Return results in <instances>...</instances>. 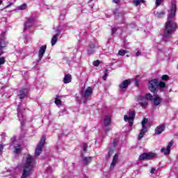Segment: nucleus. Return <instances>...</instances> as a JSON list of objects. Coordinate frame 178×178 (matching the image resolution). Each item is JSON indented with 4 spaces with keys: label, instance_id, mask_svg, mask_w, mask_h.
Instances as JSON below:
<instances>
[{
    "label": "nucleus",
    "instance_id": "1",
    "mask_svg": "<svg viewBox=\"0 0 178 178\" xmlns=\"http://www.w3.org/2000/svg\"><path fill=\"white\" fill-rule=\"evenodd\" d=\"M176 1H172L171 2V10L170 15H168V20L165 22V28L164 33H163V40L168 41V38L172 37V34L176 31V22L173 21L175 16H176Z\"/></svg>",
    "mask_w": 178,
    "mask_h": 178
},
{
    "label": "nucleus",
    "instance_id": "2",
    "mask_svg": "<svg viewBox=\"0 0 178 178\" xmlns=\"http://www.w3.org/2000/svg\"><path fill=\"white\" fill-rule=\"evenodd\" d=\"M22 175L21 178H28L31 176V172H33V169L35 168V160L33 156L30 154H26L23 157L22 159Z\"/></svg>",
    "mask_w": 178,
    "mask_h": 178
},
{
    "label": "nucleus",
    "instance_id": "3",
    "mask_svg": "<svg viewBox=\"0 0 178 178\" xmlns=\"http://www.w3.org/2000/svg\"><path fill=\"white\" fill-rule=\"evenodd\" d=\"M146 99L152 101L154 106H158V105H161V103L162 102V98H161L158 95H154V97L152 96V95H151V93L146 94Z\"/></svg>",
    "mask_w": 178,
    "mask_h": 178
},
{
    "label": "nucleus",
    "instance_id": "4",
    "mask_svg": "<svg viewBox=\"0 0 178 178\" xmlns=\"http://www.w3.org/2000/svg\"><path fill=\"white\" fill-rule=\"evenodd\" d=\"M25 109L26 108L23 107V104H19L18 105V107L17 108V117H18V120L19 122H20V123H24V121L26 120V117L23 114Z\"/></svg>",
    "mask_w": 178,
    "mask_h": 178
},
{
    "label": "nucleus",
    "instance_id": "5",
    "mask_svg": "<svg viewBox=\"0 0 178 178\" xmlns=\"http://www.w3.org/2000/svg\"><path fill=\"white\" fill-rule=\"evenodd\" d=\"M45 144V136H42L35 150V156H40L42 152V147Z\"/></svg>",
    "mask_w": 178,
    "mask_h": 178
},
{
    "label": "nucleus",
    "instance_id": "6",
    "mask_svg": "<svg viewBox=\"0 0 178 178\" xmlns=\"http://www.w3.org/2000/svg\"><path fill=\"white\" fill-rule=\"evenodd\" d=\"M92 95V88L88 87L85 92L81 93V97L84 99L83 104H87V101Z\"/></svg>",
    "mask_w": 178,
    "mask_h": 178
},
{
    "label": "nucleus",
    "instance_id": "7",
    "mask_svg": "<svg viewBox=\"0 0 178 178\" xmlns=\"http://www.w3.org/2000/svg\"><path fill=\"white\" fill-rule=\"evenodd\" d=\"M136 116V112L129 111V115H125L124 116V120L125 122H129V126H131L134 122V118Z\"/></svg>",
    "mask_w": 178,
    "mask_h": 178
},
{
    "label": "nucleus",
    "instance_id": "8",
    "mask_svg": "<svg viewBox=\"0 0 178 178\" xmlns=\"http://www.w3.org/2000/svg\"><path fill=\"white\" fill-rule=\"evenodd\" d=\"M158 83L159 81L156 79H154L149 82V89L151 92L155 93L156 90H158Z\"/></svg>",
    "mask_w": 178,
    "mask_h": 178
},
{
    "label": "nucleus",
    "instance_id": "9",
    "mask_svg": "<svg viewBox=\"0 0 178 178\" xmlns=\"http://www.w3.org/2000/svg\"><path fill=\"white\" fill-rule=\"evenodd\" d=\"M147 123H148V119L147 118H144L142 120V129L140 131V133L139 134L138 136V140H141V138H143V137H144V134H145V133H147V127H145V124H147Z\"/></svg>",
    "mask_w": 178,
    "mask_h": 178
},
{
    "label": "nucleus",
    "instance_id": "10",
    "mask_svg": "<svg viewBox=\"0 0 178 178\" xmlns=\"http://www.w3.org/2000/svg\"><path fill=\"white\" fill-rule=\"evenodd\" d=\"M147 99H147L146 96H139L138 97V104L143 109H145V108L148 106V102H147Z\"/></svg>",
    "mask_w": 178,
    "mask_h": 178
},
{
    "label": "nucleus",
    "instance_id": "11",
    "mask_svg": "<svg viewBox=\"0 0 178 178\" xmlns=\"http://www.w3.org/2000/svg\"><path fill=\"white\" fill-rule=\"evenodd\" d=\"M174 141L171 140L168 145H167L166 147H162L161 149V152H162L163 154H164V155H169V154H170V148H172V147H173V144H174Z\"/></svg>",
    "mask_w": 178,
    "mask_h": 178
},
{
    "label": "nucleus",
    "instance_id": "12",
    "mask_svg": "<svg viewBox=\"0 0 178 178\" xmlns=\"http://www.w3.org/2000/svg\"><path fill=\"white\" fill-rule=\"evenodd\" d=\"M116 145H118V142L113 140V143H111L109 145L108 147V158H111V156H112V154H113V151H115V148L116 147Z\"/></svg>",
    "mask_w": 178,
    "mask_h": 178
},
{
    "label": "nucleus",
    "instance_id": "13",
    "mask_svg": "<svg viewBox=\"0 0 178 178\" xmlns=\"http://www.w3.org/2000/svg\"><path fill=\"white\" fill-rule=\"evenodd\" d=\"M46 51H47V45L41 46L38 51V62H40L42 59V57L45 54Z\"/></svg>",
    "mask_w": 178,
    "mask_h": 178
},
{
    "label": "nucleus",
    "instance_id": "14",
    "mask_svg": "<svg viewBox=\"0 0 178 178\" xmlns=\"http://www.w3.org/2000/svg\"><path fill=\"white\" fill-rule=\"evenodd\" d=\"M6 47V42L5 41V32H2L0 35V49H3Z\"/></svg>",
    "mask_w": 178,
    "mask_h": 178
},
{
    "label": "nucleus",
    "instance_id": "15",
    "mask_svg": "<svg viewBox=\"0 0 178 178\" xmlns=\"http://www.w3.org/2000/svg\"><path fill=\"white\" fill-rule=\"evenodd\" d=\"M35 20V19L34 17L29 18L27 22L25 23L24 31H26V30H27V29H29V27H31L33 26V24L34 23Z\"/></svg>",
    "mask_w": 178,
    "mask_h": 178
},
{
    "label": "nucleus",
    "instance_id": "16",
    "mask_svg": "<svg viewBox=\"0 0 178 178\" xmlns=\"http://www.w3.org/2000/svg\"><path fill=\"white\" fill-rule=\"evenodd\" d=\"M118 161H119V155L115 154L110 165L111 170H113V169H115V167L116 166V163H118Z\"/></svg>",
    "mask_w": 178,
    "mask_h": 178
},
{
    "label": "nucleus",
    "instance_id": "17",
    "mask_svg": "<svg viewBox=\"0 0 178 178\" xmlns=\"http://www.w3.org/2000/svg\"><path fill=\"white\" fill-rule=\"evenodd\" d=\"M27 92L28 91L26 88L20 90L18 93V97L19 99H23L24 98H26V97H27Z\"/></svg>",
    "mask_w": 178,
    "mask_h": 178
},
{
    "label": "nucleus",
    "instance_id": "18",
    "mask_svg": "<svg viewBox=\"0 0 178 178\" xmlns=\"http://www.w3.org/2000/svg\"><path fill=\"white\" fill-rule=\"evenodd\" d=\"M91 161H92V156L83 157V159H82V165L83 166H87V165H90V163H91Z\"/></svg>",
    "mask_w": 178,
    "mask_h": 178
},
{
    "label": "nucleus",
    "instance_id": "19",
    "mask_svg": "<svg viewBox=\"0 0 178 178\" xmlns=\"http://www.w3.org/2000/svg\"><path fill=\"white\" fill-rule=\"evenodd\" d=\"M165 127L164 124L159 125L155 129V134H161L164 131Z\"/></svg>",
    "mask_w": 178,
    "mask_h": 178
},
{
    "label": "nucleus",
    "instance_id": "20",
    "mask_svg": "<svg viewBox=\"0 0 178 178\" xmlns=\"http://www.w3.org/2000/svg\"><path fill=\"white\" fill-rule=\"evenodd\" d=\"M95 44L90 42L88 47V54L92 55L95 52Z\"/></svg>",
    "mask_w": 178,
    "mask_h": 178
},
{
    "label": "nucleus",
    "instance_id": "21",
    "mask_svg": "<svg viewBox=\"0 0 178 178\" xmlns=\"http://www.w3.org/2000/svg\"><path fill=\"white\" fill-rule=\"evenodd\" d=\"M59 35H60V31H58L57 34L53 35L51 41L52 47H54V45H55L56 42H58V37H59Z\"/></svg>",
    "mask_w": 178,
    "mask_h": 178
},
{
    "label": "nucleus",
    "instance_id": "22",
    "mask_svg": "<svg viewBox=\"0 0 178 178\" xmlns=\"http://www.w3.org/2000/svg\"><path fill=\"white\" fill-rule=\"evenodd\" d=\"M22 149L23 147H22V145L17 143L14 145V154H20Z\"/></svg>",
    "mask_w": 178,
    "mask_h": 178
},
{
    "label": "nucleus",
    "instance_id": "23",
    "mask_svg": "<svg viewBox=\"0 0 178 178\" xmlns=\"http://www.w3.org/2000/svg\"><path fill=\"white\" fill-rule=\"evenodd\" d=\"M129 84H130V80L126 79L120 84V88H121V90H124V88H127V87H129Z\"/></svg>",
    "mask_w": 178,
    "mask_h": 178
},
{
    "label": "nucleus",
    "instance_id": "24",
    "mask_svg": "<svg viewBox=\"0 0 178 178\" xmlns=\"http://www.w3.org/2000/svg\"><path fill=\"white\" fill-rule=\"evenodd\" d=\"M64 84H69L72 83V75L70 74H66L63 78Z\"/></svg>",
    "mask_w": 178,
    "mask_h": 178
},
{
    "label": "nucleus",
    "instance_id": "25",
    "mask_svg": "<svg viewBox=\"0 0 178 178\" xmlns=\"http://www.w3.org/2000/svg\"><path fill=\"white\" fill-rule=\"evenodd\" d=\"M111 118L110 115H106L104 118V126L107 127L109 126L111 124Z\"/></svg>",
    "mask_w": 178,
    "mask_h": 178
},
{
    "label": "nucleus",
    "instance_id": "26",
    "mask_svg": "<svg viewBox=\"0 0 178 178\" xmlns=\"http://www.w3.org/2000/svg\"><path fill=\"white\" fill-rule=\"evenodd\" d=\"M166 83L163 81L158 82V88H160V91H165Z\"/></svg>",
    "mask_w": 178,
    "mask_h": 178
},
{
    "label": "nucleus",
    "instance_id": "27",
    "mask_svg": "<svg viewBox=\"0 0 178 178\" xmlns=\"http://www.w3.org/2000/svg\"><path fill=\"white\" fill-rule=\"evenodd\" d=\"M145 0H133V3L134 6H140L141 3H144Z\"/></svg>",
    "mask_w": 178,
    "mask_h": 178
},
{
    "label": "nucleus",
    "instance_id": "28",
    "mask_svg": "<svg viewBox=\"0 0 178 178\" xmlns=\"http://www.w3.org/2000/svg\"><path fill=\"white\" fill-rule=\"evenodd\" d=\"M156 154L155 153H146V159L151 160L152 158H155Z\"/></svg>",
    "mask_w": 178,
    "mask_h": 178
},
{
    "label": "nucleus",
    "instance_id": "29",
    "mask_svg": "<svg viewBox=\"0 0 178 178\" xmlns=\"http://www.w3.org/2000/svg\"><path fill=\"white\" fill-rule=\"evenodd\" d=\"M155 16L158 18V19H162V17H163V16H165V11H159L157 12L155 14Z\"/></svg>",
    "mask_w": 178,
    "mask_h": 178
},
{
    "label": "nucleus",
    "instance_id": "30",
    "mask_svg": "<svg viewBox=\"0 0 178 178\" xmlns=\"http://www.w3.org/2000/svg\"><path fill=\"white\" fill-rule=\"evenodd\" d=\"M56 105H62V101L60 100V97L59 96H56L54 101Z\"/></svg>",
    "mask_w": 178,
    "mask_h": 178
},
{
    "label": "nucleus",
    "instance_id": "31",
    "mask_svg": "<svg viewBox=\"0 0 178 178\" xmlns=\"http://www.w3.org/2000/svg\"><path fill=\"white\" fill-rule=\"evenodd\" d=\"M127 51L124 50V49H120L118 54V55H119L120 56H124V55H126V54H127Z\"/></svg>",
    "mask_w": 178,
    "mask_h": 178
},
{
    "label": "nucleus",
    "instance_id": "32",
    "mask_svg": "<svg viewBox=\"0 0 178 178\" xmlns=\"http://www.w3.org/2000/svg\"><path fill=\"white\" fill-rule=\"evenodd\" d=\"M26 8H27V4L24 3L21 6H19L17 9H18V10H24V9H26Z\"/></svg>",
    "mask_w": 178,
    "mask_h": 178
},
{
    "label": "nucleus",
    "instance_id": "33",
    "mask_svg": "<svg viewBox=\"0 0 178 178\" xmlns=\"http://www.w3.org/2000/svg\"><path fill=\"white\" fill-rule=\"evenodd\" d=\"M144 159H147V153H143L139 156V161H144Z\"/></svg>",
    "mask_w": 178,
    "mask_h": 178
},
{
    "label": "nucleus",
    "instance_id": "34",
    "mask_svg": "<svg viewBox=\"0 0 178 178\" xmlns=\"http://www.w3.org/2000/svg\"><path fill=\"white\" fill-rule=\"evenodd\" d=\"M2 65H5V57H0V69Z\"/></svg>",
    "mask_w": 178,
    "mask_h": 178
},
{
    "label": "nucleus",
    "instance_id": "35",
    "mask_svg": "<svg viewBox=\"0 0 178 178\" xmlns=\"http://www.w3.org/2000/svg\"><path fill=\"white\" fill-rule=\"evenodd\" d=\"M168 79H169V76H168L166 74L163 75L162 77H161V80H163L164 81H168Z\"/></svg>",
    "mask_w": 178,
    "mask_h": 178
},
{
    "label": "nucleus",
    "instance_id": "36",
    "mask_svg": "<svg viewBox=\"0 0 178 178\" xmlns=\"http://www.w3.org/2000/svg\"><path fill=\"white\" fill-rule=\"evenodd\" d=\"M108 70H105L104 75L103 76V80H106V77H108Z\"/></svg>",
    "mask_w": 178,
    "mask_h": 178
},
{
    "label": "nucleus",
    "instance_id": "37",
    "mask_svg": "<svg viewBox=\"0 0 178 178\" xmlns=\"http://www.w3.org/2000/svg\"><path fill=\"white\" fill-rule=\"evenodd\" d=\"M163 0H156V6L158 7L161 5V3H162V1Z\"/></svg>",
    "mask_w": 178,
    "mask_h": 178
},
{
    "label": "nucleus",
    "instance_id": "38",
    "mask_svg": "<svg viewBox=\"0 0 178 178\" xmlns=\"http://www.w3.org/2000/svg\"><path fill=\"white\" fill-rule=\"evenodd\" d=\"M118 31V29L116 27H114L111 29V34L112 35H113V34H115V33H116Z\"/></svg>",
    "mask_w": 178,
    "mask_h": 178
},
{
    "label": "nucleus",
    "instance_id": "39",
    "mask_svg": "<svg viewBox=\"0 0 178 178\" xmlns=\"http://www.w3.org/2000/svg\"><path fill=\"white\" fill-rule=\"evenodd\" d=\"M82 148L83 152H86V151H87V143H83Z\"/></svg>",
    "mask_w": 178,
    "mask_h": 178
},
{
    "label": "nucleus",
    "instance_id": "40",
    "mask_svg": "<svg viewBox=\"0 0 178 178\" xmlns=\"http://www.w3.org/2000/svg\"><path fill=\"white\" fill-rule=\"evenodd\" d=\"M46 172L47 173H51V172H52V168H51V166L47 167Z\"/></svg>",
    "mask_w": 178,
    "mask_h": 178
},
{
    "label": "nucleus",
    "instance_id": "41",
    "mask_svg": "<svg viewBox=\"0 0 178 178\" xmlns=\"http://www.w3.org/2000/svg\"><path fill=\"white\" fill-rule=\"evenodd\" d=\"M94 66H99V60H95L93 62Z\"/></svg>",
    "mask_w": 178,
    "mask_h": 178
},
{
    "label": "nucleus",
    "instance_id": "42",
    "mask_svg": "<svg viewBox=\"0 0 178 178\" xmlns=\"http://www.w3.org/2000/svg\"><path fill=\"white\" fill-rule=\"evenodd\" d=\"M3 151V145H0V155H2Z\"/></svg>",
    "mask_w": 178,
    "mask_h": 178
},
{
    "label": "nucleus",
    "instance_id": "43",
    "mask_svg": "<svg viewBox=\"0 0 178 178\" xmlns=\"http://www.w3.org/2000/svg\"><path fill=\"white\" fill-rule=\"evenodd\" d=\"M12 5H13V3L10 2V1H8V5L6 6V8H10V6H12Z\"/></svg>",
    "mask_w": 178,
    "mask_h": 178
},
{
    "label": "nucleus",
    "instance_id": "44",
    "mask_svg": "<svg viewBox=\"0 0 178 178\" xmlns=\"http://www.w3.org/2000/svg\"><path fill=\"white\" fill-rule=\"evenodd\" d=\"M155 170H156V168H152L151 171H150V173L152 175H154V173H155Z\"/></svg>",
    "mask_w": 178,
    "mask_h": 178
},
{
    "label": "nucleus",
    "instance_id": "45",
    "mask_svg": "<svg viewBox=\"0 0 178 178\" xmlns=\"http://www.w3.org/2000/svg\"><path fill=\"white\" fill-rule=\"evenodd\" d=\"M10 141H11V143H15V141H16V137L14 136V137L11 138Z\"/></svg>",
    "mask_w": 178,
    "mask_h": 178
},
{
    "label": "nucleus",
    "instance_id": "46",
    "mask_svg": "<svg viewBox=\"0 0 178 178\" xmlns=\"http://www.w3.org/2000/svg\"><path fill=\"white\" fill-rule=\"evenodd\" d=\"M140 55H141V52L137 51L136 54V56H140Z\"/></svg>",
    "mask_w": 178,
    "mask_h": 178
},
{
    "label": "nucleus",
    "instance_id": "47",
    "mask_svg": "<svg viewBox=\"0 0 178 178\" xmlns=\"http://www.w3.org/2000/svg\"><path fill=\"white\" fill-rule=\"evenodd\" d=\"M120 0H113L115 3H119Z\"/></svg>",
    "mask_w": 178,
    "mask_h": 178
},
{
    "label": "nucleus",
    "instance_id": "48",
    "mask_svg": "<svg viewBox=\"0 0 178 178\" xmlns=\"http://www.w3.org/2000/svg\"><path fill=\"white\" fill-rule=\"evenodd\" d=\"M111 131V128L106 129V133H108Z\"/></svg>",
    "mask_w": 178,
    "mask_h": 178
},
{
    "label": "nucleus",
    "instance_id": "49",
    "mask_svg": "<svg viewBox=\"0 0 178 178\" xmlns=\"http://www.w3.org/2000/svg\"><path fill=\"white\" fill-rule=\"evenodd\" d=\"M118 16H121V17L123 18V15H122V13H118Z\"/></svg>",
    "mask_w": 178,
    "mask_h": 178
},
{
    "label": "nucleus",
    "instance_id": "50",
    "mask_svg": "<svg viewBox=\"0 0 178 178\" xmlns=\"http://www.w3.org/2000/svg\"><path fill=\"white\" fill-rule=\"evenodd\" d=\"M6 134H5V133H2L1 134V137H4V136L6 135Z\"/></svg>",
    "mask_w": 178,
    "mask_h": 178
},
{
    "label": "nucleus",
    "instance_id": "51",
    "mask_svg": "<svg viewBox=\"0 0 178 178\" xmlns=\"http://www.w3.org/2000/svg\"><path fill=\"white\" fill-rule=\"evenodd\" d=\"M1 55H3V51H0V56Z\"/></svg>",
    "mask_w": 178,
    "mask_h": 178
},
{
    "label": "nucleus",
    "instance_id": "52",
    "mask_svg": "<svg viewBox=\"0 0 178 178\" xmlns=\"http://www.w3.org/2000/svg\"><path fill=\"white\" fill-rule=\"evenodd\" d=\"M2 2H3V1H2V0H0V5H1V3H2Z\"/></svg>",
    "mask_w": 178,
    "mask_h": 178
},
{
    "label": "nucleus",
    "instance_id": "53",
    "mask_svg": "<svg viewBox=\"0 0 178 178\" xmlns=\"http://www.w3.org/2000/svg\"><path fill=\"white\" fill-rule=\"evenodd\" d=\"M83 177H84V178H88V177H87V176H85V175H83Z\"/></svg>",
    "mask_w": 178,
    "mask_h": 178
},
{
    "label": "nucleus",
    "instance_id": "54",
    "mask_svg": "<svg viewBox=\"0 0 178 178\" xmlns=\"http://www.w3.org/2000/svg\"><path fill=\"white\" fill-rule=\"evenodd\" d=\"M81 155H82V156H83V153H81Z\"/></svg>",
    "mask_w": 178,
    "mask_h": 178
},
{
    "label": "nucleus",
    "instance_id": "55",
    "mask_svg": "<svg viewBox=\"0 0 178 178\" xmlns=\"http://www.w3.org/2000/svg\"><path fill=\"white\" fill-rule=\"evenodd\" d=\"M90 1H92V0H90Z\"/></svg>",
    "mask_w": 178,
    "mask_h": 178
}]
</instances>
